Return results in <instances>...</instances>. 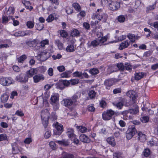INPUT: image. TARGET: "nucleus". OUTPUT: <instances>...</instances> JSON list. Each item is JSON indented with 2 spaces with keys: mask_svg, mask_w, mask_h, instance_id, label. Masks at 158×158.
<instances>
[{
  "mask_svg": "<svg viewBox=\"0 0 158 158\" xmlns=\"http://www.w3.org/2000/svg\"><path fill=\"white\" fill-rule=\"evenodd\" d=\"M44 77L41 74H36L33 77V81L35 83H37L44 79Z\"/></svg>",
  "mask_w": 158,
  "mask_h": 158,
  "instance_id": "10",
  "label": "nucleus"
},
{
  "mask_svg": "<svg viewBox=\"0 0 158 158\" xmlns=\"http://www.w3.org/2000/svg\"><path fill=\"white\" fill-rule=\"evenodd\" d=\"M108 17L107 14L103 12L101 9H98L96 12L94 13L92 16L93 19H97L102 23L106 22Z\"/></svg>",
  "mask_w": 158,
  "mask_h": 158,
  "instance_id": "1",
  "label": "nucleus"
},
{
  "mask_svg": "<svg viewBox=\"0 0 158 158\" xmlns=\"http://www.w3.org/2000/svg\"><path fill=\"white\" fill-rule=\"evenodd\" d=\"M27 44L30 47H34L37 45V43L35 40L28 41Z\"/></svg>",
  "mask_w": 158,
  "mask_h": 158,
  "instance_id": "31",
  "label": "nucleus"
},
{
  "mask_svg": "<svg viewBox=\"0 0 158 158\" xmlns=\"http://www.w3.org/2000/svg\"><path fill=\"white\" fill-rule=\"evenodd\" d=\"M48 119H42V123L45 128H46L48 125Z\"/></svg>",
  "mask_w": 158,
  "mask_h": 158,
  "instance_id": "63",
  "label": "nucleus"
},
{
  "mask_svg": "<svg viewBox=\"0 0 158 158\" xmlns=\"http://www.w3.org/2000/svg\"><path fill=\"white\" fill-rule=\"evenodd\" d=\"M72 72V71L69 70L62 73L60 76L62 78H68L70 77V74Z\"/></svg>",
  "mask_w": 158,
  "mask_h": 158,
  "instance_id": "25",
  "label": "nucleus"
},
{
  "mask_svg": "<svg viewBox=\"0 0 158 158\" xmlns=\"http://www.w3.org/2000/svg\"><path fill=\"white\" fill-rule=\"evenodd\" d=\"M138 139L140 142H143L146 140V135L141 131L138 132Z\"/></svg>",
  "mask_w": 158,
  "mask_h": 158,
  "instance_id": "14",
  "label": "nucleus"
},
{
  "mask_svg": "<svg viewBox=\"0 0 158 158\" xmlns=\"http://www.w3.org/2000/svg\"><path fill=\"white\" fill-rule=\"evenodd\" d=\"M120 7V3L117 2L113 1L109 4V7L112 10H118Z\"/></svg>",
  "mask_w": 158,
  "mask_h": 158,
  "instance_id": "8",
  "label": "nucleus"
},
{
  "mask_svg": "<svg viewBox=\"0 0 158 158\" xmlns=\"http://www.w3.org/2000/svg\"><path fill=\"white\" fill-rule=\"evenodd\" d=\"M117 67L118 68L119 70L121 71H123L124 69V66L123 63H118L117 65Z\"/></svg>",
  "mask_w": 158,
  "mask_h": 158,
  "instance_id": "60",
  "label": "nucleus"
},
{
  "mask_svg": "<svg viewBox=\"0 0 158 158\" xmlns=\"http://www.w3.org/2000/svg\"><path fill=\"white\" fill-rule=\"evenodd\" d=\"M156 7V4L150 5L146 8V11L148 13L149 11L153 10Z\"/></svg>",
  "mask_w": 158,
  "mask_h": 158,
  "instance_id": "37",
  "label": "nucleus"
},
{
  "mask_svg": "<svg viewBox=\"0 0 158 158\" xmlns=\"http://www.w3.org/2000/svg\"><path fill=\"white\" fill-rule=\"evenodd\" d=\"M80 139L82 142L88 143L89 142L90 140L88 137L84 134H82L80 136Z\"/></svg>",
  "mask_w": 158,
  "mask_h": 158,
  "instance_id": "21",
  "label": "nucleus"
},
{
  "mask_svg": "<svg viewBox=\"0 0 158 158\" xmlns=\"http://www.w3.org/2000/svg\"><path fill=\"white\" fill-rule=\"evenodd\" d=\"M15 11V9L13 7H10L7 11L6 12V14L7 15H13L14 14Z\"/></svg>",
  "mask_w": 158,
  "mask_h": 158,
  "instance_id": "36",
  "label": "nucleus"
},
{
  "mask_svg": "<svg viewBox=\"0 0 158 158\" xmlns=\"http://www.w3.org/2000/svg\"><path fill=\"white\" fill-rule=\"evenodd\" d=\"M49 144L51 148L53 150H55L56 149L55 142L52 141H51L49 143Z\"/></svg>",
  "mask_w": 158,
  "mask_h": 158,
  "instance_id": "44",
  "label": "nucleus"
},
{
  "mask_svg": "<svg viewBox=\"0 0 158 158\" xmlns=\"http://www.w3.org/2000/svg\"><path fill=\"white\" fill-rule=\"evenodd\" d=\"M16 79L17 81L21 82H26L28 80L27 77L26 76H17Z\"/></svg>",
  "mask_w": 158,
  "mask_h": 158,
  "instance_id": "18",
  "label": "nucleus"
},
{
  "mask_svg": "<svg viewBox=\"0 0 158 158\" xmlns=\"http://www.w3.org/2000/svg\"><path fill=\"white\" fill-rule=\"evenodd\" d=\"M56 44L59 50H62L63 48V44L59 40H56L55 41Z\"/></svg>",
  "mask_w": 158,
  "mask_h": 158,
  "instance_id": "28",
  "label": "nucleus"
},
{
  "mask_svg": "<svg viewBox=\"0 0 158 158\" xmlns=\"http://www.w3.org/2000/svg\"><path fill=\"white\" fill-rule=\"evenodd\" d=\"M50 114L47 109L43 110L41 113V116L42 119H49Z\"/></svg>",
  "mask_w": 158,
  "mask_h": 158,
  "instance_id": "16",
  "label": "nucleus"
},
{
  "mask_svg": "<svg viewBox=\"0 0 158 158\" xmlns=\"http://www.w3.org/2000/svg\"><path fill=\"white\" fill-rule=\"evenodd\" d=\"M80 32L77 29H74L71 32V35L72 36H79Z\"/></svg>",
  "mask_w": 158,
  "mask_h": 158,
  "instance_id": "34",
  "label": "nucleus"
},
{
  "mask_svg": "<svg viewBox=\"0 0 158 158\" xmlns=\"http://www.w3.org/2000/svg\"><path fill=\"white\" fill-rule=\"evenodd\" d=\"M9 21V19L7 16H3L2 17V23L3 24L6 23Z\"/></svg>",
  "mask_w": 158,
  "mask_h": 158,
  "instance_id": "58",
  "label": "nucleus"
},
{
  "mask_svg": "<svg viewBox=\"0 0 158 158\" xmlns=\"http://www.w3.org/2000/svg\"><path fill=\"white\" fill-rule=\"evenodd\" d=\"M132 68V66L129 63H126L125 64L124 69L126 70L131 71Z\"/></svg>",
  "mask_w": 158,
  "mask_h": 158,
  "instance_id": "41",
  "label": "nucleus"
},
{
  "mask_svg": "<svg viewBox=\"0 0 158 158\" xmlns=\"http://www.w3.org/2000/svg\"><path fill=\"white\" fill-rule=\"evenodd\" d=\"M113 81L112 80L108 79L104 81V84L106 86V88L109 89L110 87L113 85Z\"/></svg>",
  "mask_w": 158,
  "mask_h": 158,
  "instance_id": "19",
  "label": "nucleus"
},
{
  "mask_svg": "<svg viewBox=\"0 0 158 158\" xmlns=\"http://www.w3.org/2000/svg\"><path fill=\"white\" fill-rule=\"evenodd\" d=\"M141 120L143 123H145L148 122L149 118L147 116H143L141 118Z\"/></svg>",
  "mask_w": 158,
  "mask_h": 158,
  "instance_id": "56",
  "label": "nucleus"
},
{
  "mask_svg": "<svg viewBox=\"0 0 158 158\" xmlns=\"http://www.w3.org/2000/svg\"><path fill=\"white\" fill-rule=\"evenodd\" d=\"M106 140L107 142L112 146L114 147L115 146L116 144L115 141L113 137H108Z\"/></svg>",
  "mask_w": 158,
  "mask_h": 158,
  "instance_id": "24",
  "label": "nucleus"
},
{
  "mask_svg": "<svg viewBox=\"0 0 158 158\" xmlns=\"http://www.w3.org/2000/svg\"><path fill=\"white\" fill-rule=\"evenodd\" d=\"M12 44V42L9 41L8 43V44H1L0 45V48H8L11 46Z\"/></svg>",
  "mask_w": 158,
  "mask_h": 158,
  "instance_id": "45",
  "label": "nucleus"
},
{
  "mask_svg": "<svg viewBox=\"0 0 158 158\" xmlns=\"http://www.w3.org/2000/svg\"><path fill=\"white\" fill-rule=\"evenodd\" d=\"M77 128L80 132L82 133L85 132L87 130L86 128L83 126H77Z\"/></svg>",
  "mask_w": 158,
  "mask_h": 158,
  "instance_id": "43",
  "label": "nucleus"
},
{
  "mask_svg": "<svg viewBox=\"0 0 158 158\" xmlns=\"http://www.w3.org/2000/svg\"><path fill=\"white\" fill-rule=\"evenodd\" d=\"M66 134L69 138L72 140L73 138L76 136V135L74 133L73 129L72 128H68L67 129Z\"/></svg>",
  "mask_w": 158,
  "mask_h": 158,
  "instance_id": "11",
  "label": "nucleus"
},
{
  "mask_svg": "<svg viewBox=\"0 0 158 158\" xmlns=\"http://www.w3.org/2000/svg\"><path fill=\"white\" fill-rule=\"evenodd\" d=\"M122 114L124 116H127L128 118H131V117L129 115V110H125L122 112Z\"/></svg>",
  "mask_w": 158,
  "mask_h": 158,
  "instance_id": "52",
  "label": "nucleus"
},
{
  "mask_svg": "<svg viewBox=\"0 0 158 158\" xmlns=\"http://www.w3.org/2000/svg\"><path fill=\"white\" fill-rule=\"evenodd\" d=\"M127 37L129 39L131 42L133 43L135 41V37L134 34L129 33L127 35Z\"/></svg>",
  "mask_w": 158,
  "mask_h": 158,
  "instance_id": "27",
  "label": "nucleus"
},
{
  "mask_svg": "<svg viewBox=\"0 0 158 158\" xmlns=\"http://www.w3.org/2000/svg\"><path fill=\"white\" fill-rule=\"evenodd\" d=\"M56 142L58 143L59 144L63 145L64 146H67L69 145V143H68V142L67 141H65L64 140H56Z\"/></svg>",
  "mask_w": 158,
  "mask_h": 158,
  "instance_id": "51",
  "label": "nucleus"
},
{
  "mask_svg": "<svg viewBox=\"0 0 158 158\" xmlns=\"http://www.w3.org/2000/svg\"><path fill=\"white\" fill-rule=\"evenodd\" d=\"M51 133L50 131L49 130H47L45 133L44 137L46 139H48L51 136Z\"/></svg>",
  "mask_w": 158,
  "mask_h": 158,
  "instance_id": "54",
  "label": "nucleus"
},
{
  "mask_svg": "<svg viewBox=\"0 0 158 158\" xmlns=\"http://www.w3.org/2000/svg\"><path fill=\"white\" fill-rule=\"evenodd\" d=\"M73 74L75 77H78L81 79L83 78V77L82 76V73L81 72L77 71L74 72Z\"/></svg>",
  "mask_w": 158,
  "mask_h": 158,
  "instance_id": "47",
  "label": "nucleus"
},
{
  "mask_svg": "<svg viewBox=\"0 0 158 158\" xmlns=\"http://www.w3.org/2000/svg\"><path fill=\"white\" fill-rule=\"evenodd\" d=\"M63 104L66 107H69L71 106L73 104V101L71 98H65L62 101Z\"/></svg>",
  "mask_w": 158,
  "mask_h": 158,
  "instance_id": "13",
  "label": "nucleus"
},
{
  "mask_svg": "<svg viewBox=\"0 0 158 158\" xmlns=\"http://www.w3.org/2000/svg\"><path fill=\"white\" fill-rule=\"evenodd\" d=\"M59 98L58 95H54L52 96L51 98V103L55 110H56L59 107V104L58 102Z\"/></svg>",
  "mask_w": 158,
  "mask_h": 158,
  "instance_id": "5",
  "label": "nucleus"
},
{
  "mask_svg": "<svg viewBox=\"0 0 158 158\" xmlns=\"http://www.w3.org/2000/svg\"><path fill=\"white\" fill-rule=\"evenodd\" d=\"M55 128L57 130V131L55 133L56 135H60L63 131V127L62 125L60 124L58 122H56L55 124H53Z\"/></svg>",
  "mask_w": 158,
  "mask_h": 158,
  "instance_id": "9",
  "label": "nucleus"
},
{
  "mask_svg": "<svg viewBox=\"0 0 158 158\" xmlns=\"http://www.w3.org/2000/svg\"><path fill=\"white\" fill-rule=\"evenodd\" d=\"M66 12L68 14H70L72 13L73 10L72 7H68L66 9Z\"/></svg>",
  "mask_w": 158,
  "mask_h": 158,
  "instance_id": "64",
  "label": "nucleus"
},
{
  "mask_svg": "<svg viewBox=\"0 0 158 158\" xmlns=\"http://www.w3.org/2000/svg\"><path fill=\"white\" fill-rule=\"evenodd\" d=\"M73 6L76 10L79 11L80 10L81 7L77 3H73Z\"/></svg>",
  "mask_w": 158,
  "mask_h": 158,
  "instance_id": "46",
  "label": "nucleus"
},
{
  "mask_svg": "<svg viewBox=\"0 0 158 158\" xmlns=\"http://www.w3.org/2000/svg\"><path fill=\"white\" fill-rule=\"evenodd\" d=\"M81 96V94L79 93H77L74 94L72 97L71 99L73 101V103L75 104H77V100Z\"/></svg>",
  "mask_w": 158,
  "mask_h": 158,
  "instance_id": "20",
  "label": "nucleus"
},
{
  "mask_svg": "<svg viewBox=\"0 0 158 158\" xmlns=\"http://www.w3.org/2000/svg\"><path fill=\"white\" fill-rule=\"evenodd\" d=\"M130 42H128V40H126L121 43L120 45L119 49L122 50L123 49L128 47L130 45Z\"/></svg>",
  "mask_w": 158,
  "mask_h": 158,
  "instance_id": "17",
  "label": "nucleus"
},
{
  "mask_svg": "<svg viewBox=\"0 0 158 158\" xmlns=\"http://www.w3.org/2000/svg\"><path fill=\"white\" fill-rule=\"evenodd\" d=\"M51 55L48 50H44L41 53L38 54L37 57L38 60L42 61L47 60L50 56Z\"/></svg>",
  "mask_w": 158,
  "mask_h": 158,
  "instance_id": "3",
  "label": "nucleus"
},
{
  "mask_svg": "<svg viewBox=\"0 0 158 158\" xmlns=\"http://www.w3.org/2000/svg\"><path fill=\"white\" fill-rule=\"evenodd\" d=\"M36 28L38 30L40 31L43 29L44 27V25L43 24L41 23H36Z\"/></svg>",
  "mask_w": 158,
  "mask_h": 158,
  "instance_id": "57",
  "label": "nucleus"
},
{
  "mask_svg": "<svg viewBox=\"0 0 158 158\" xmlns=\"http://www.w3.org/2000/svg\"><path fill=\"white\" fill-rule=\"evenodd\" d=\"M14 82V80L10 77H3L0 78V84L3 86H9Z\"/></svg>",
  "mask_w": 158,
  "mask_h": 158,
  "instance_id": "4",
  "label": "nucleus"
},
{
  "mask_svg": "<svg viewBox=\"0 0 158 158\" xmlns=\"http://www.w3.org/2000/svg\"><path fill=\"white\" fill-rule=\"evenodd\" d=\"M38 70L36 68H32L26 72L27 77H32L34 75L37 73Z\"/></svg>",
  "mask_w": 158,
  "mask_h": 158,
  "instance_id": "12",
  "label": "nucleus"
},
{
  "mask_svg": "<svg viewBox=\"0 0 158 158\" xmlns=\"http://www.w3.org/2000/svg\"><path fill=\"white\" fill-rule=\"evenodd\" d=\"M89 72L92 75H95L99 73V71L97 69L94 68L90 69Z\"/></svg>",
  "mask_w": 158,
  "mask_h": 158,
  "instance_id": "29",
  "label": "nucleus"
},
{
  "mask_svg": "<svg viewBox=\"0 0 158 158\" xmlns=\"http://www.w3.org/2000/svg\"><path fill=\"white\" fill-rule=\"evenodd\" d=\"M49 44V41L48 39H46L41 41L40 43V46L42 47H44L46 45H48Z\"/></svg>",
  "mask_w": 158,
  "mask_h": 158,
  "instance_id": "35",
  "label": "nucleus"
},
{
  "mask_svg": "<svg viewBox=\"0 0 158 158\" xmlns=\"http://www.w3.org/2000/svg\"><path fill=\"white\" fill-rule=\"evenodd\" d=\"M9 94L7 93H5L2 94L1 97V102L4 103L7 101L9 97Z\"/></svg>",
  "mask_w": 158,
  "mask_h": 158,
  "instance_id": "23",
  "label": "nucleus"
},
{
  "mask_svg": "<svg viewBox=\"0 0 158 158\" xmlns=\"http://www.w3.org/2000/svg\"><path fill=\"white\" fill-rule=\"evenodd\" d=\"M134 100H135L130 99L129 102L126 103V106H131L135 103V102Z\"/></svg>",
  "mask_w": 158,
  "mask_h": 158,
  "instance_id": "62",
  "label": "nucleus"
},
{
  "mask_svg": "<svg viewBox=\"0 0 158 158\" xmlns=\"http://www.w3.org/2000/svg\"><path fill=\"white\" fill-rule=\"evenodd\" d=\"M35 23L34 21H28L27 22L26 25L28 28L31 29L33 28Z\"/></svg>",
  "mask_w": 158,
  "mask_h": 158,
  "instance_id": "33",
  "label": "nucleus"
},
{
  "mask_svg": "<svg viewBox=\"0 0 158 158\" xmlns=\"http://www.w3.org/2000/svg\"><path fill=\"white\" fill-rule=\"evenodd\" d=\"M20 142L17 139H15V141L11 143L12 152L13 154H16L20 152V147H19L18 144Z\"/></svg>",
  "mask_w": 158,
  "mask_h": 158,
  "instance_id": "7",
  "label": "nucleus"
},
{
  "mask_svg": "<svg viewBox=\"0 0 158 158\" xmlns=\"http://www.w3.org/2000/svg\"><path fill=\"white\" fill-rule=\"evenodd\" d=\"M60 34L62 37L66 38L68 35V34L67 32L64 30L60 31Z\"/></svg>",
  "mask_w": 158,
  "mask_h": 158,
  "instance_id": "49",
  "label": "nucleus"
},
{
  "mask_svg": "<svg viewBox=\"0 0 158 158\" xmlns=\"http://www.w3.org/2000/svg\"><path fill=\"white\" fill-rule=\"evenodd\" d=\"M32 34V31L30 30L23 31V36H29Z\"/></svg>",
  "mask_w": 158,
  "mask_h": 158,
  "instance_id": "55",
  "label": "nucleus"
},
{
  "mask_svg": "<svg viewBox=\"0 0 158 158\" xmlns=\"http://www.w3.org/2000/svg\"><path fill=\"white\" fill-rule=\"evenodd\" d=\"M66 51L68 52H72L75 51L74 46L72 45H68L66 48Z\"/></svg>",
  "mask_w": 158,
  "mask_h": 158,
  "instance_id": "32",
  "label": "nucleus"
},
{
  "mask_svg": "<svg viewBox=\"0 0 158 158\" xmlns=\"http://www.w3.org/2000/svg\"><path fill=\"white\" fill-rule=\"evenodd\" d=\"M130 132L129 131H127L126 134V137L128 139H131L134 135Z\"/></svg>",
  "mask_w": 158,
  "mask_h": 158,
  "instance_id": "61",
  "label": "nucleus"
},
{
  "mask_svg": "<svg viewBox=\"0 0 158 158\" xmlns=\"http://www.w3.org/2000/svg\"><path fill=\"white\" fill-rule=\"evenodd\" d=\"M127 95L130 99L135 100L137 97L136 92L133 90H130L127 93Z\"/></svg>",
  "mask_w": 158,
  "mask_h": 158,
  "instance_id": "15",
  "label": "nucleus"
},
{
  "mask_svg": "<svg viewBox=\"0 0 158 158\" xmlns=\"http://www.w3.org/2000/svg\"><path fill=\"white\" fill-rule=\"evenodd\" d=\"M127 131H129L131 133L134 135L137 132V131L135 128V126L134 125L130 126Z\"/></svg>",
  "mask_w": 158,
  "mask_h": 158,
  "instance_id": "22",
  "label": "nucleus"
},
{
  "mask_svg": "<svg viewBox=\"0 0 158 158\" xmlns=\"http://www.w3.org/2000/svg\"><path fill=\"white\" fill-rule=\"evenodd\" d=\"M88 94L89 98L91 99H93L95 97L96 93L94 91L91 90L89 91Z\"/></svg>",
  "mask_w": 158,
  "mask_h": 158,
  "instance_id": "39",
  "label": "nucleus"
},
{
  "mask_svg": "<svg viewBox=\"0 0 158 158\" xmlns=\"http://www.w3.org/2000/svg\"><path fill=\"white\" fill-rule=\"evenodd\" d=\"M114 113V111L111 109L104 111L102 114V118L104 120H109L111 119Z\"/></svg>",
  "mask_w": 158,
  "mask_h": 158,
  "instance_id": "6",
  "label": "nucleus"
},
{
  "mask_svg": "<svg viewBox=\"0 0 158 158\" xmlns=\"http://www.w3.org/2000/svg\"><path fill=\"white\" fill-rule=\"evenodd\" d=\"M27 58V56L25 55H23L18 58V62L19 63H23V61Z\"/></svg>",
  "mask_w": 158,
  "mask_h": 158,
  "instance_id": "40",
  "label": "nucleus"
},
{
  "mask_svg": "<svg viewBox=\"0 0 158 158\" xmlns=\"http://www.w3.org/2000/svg\"><path fill=\"white\" fill-rule=\"evenodd\" d=\"M117 19L119 22L122 23L125 22L126 18L125 16L121 15L118 16Z\"/></svg>",
  "mask_w": 158,
  "mask_h": 158,
  "instance_id": "38",
  "label": "nucleus"
},
{
  "mask_svg": "<svg viewBox=\"0 0 158 158\" xmlns=\"http://www.w3.org/2000/svg\"><path fill=\"white\" fill-rule=\"evenodd\" d=\"M14 35L16 37L21 36H23V31H19L18 32H15Z\"/></svg>",
  "mask_w": 158,
  "mask_h": 158,
  "instance_id": "48",
  "label": "nucleus"
},
{
  "mask_svg": "<svg viewBox=\"0 0 158 158\" xmlns=\"http://www.w3.org/2000/svg\"><path fill=\"white\" fill-rule=\"evenodd\" d=\"M115 66H111L109 67L107 70V73L108 74H110L113 72L117 71L116 70L114 69Z\"/></svg>",
  "mask_w": 158,
  "mask_h": 158,
  "instance_id": "42",
  "label": "nucleus"
},
{
  "mask_svg": "<svg viewBox=\"0 0 158 158\" xmlns=\"http://www.w3.org/2000/svg\"><path fill=\"white\" fill-rule=\"evenodd\" d=\"M61 84H63L64 86H68L70 84V80H63L61 81Z\"/></svg>",
  "mask_w": 158,
  "mask_h": 158,
  "instance_id": "59",
  "label": "nucleus"
},
{
  "mask_svg": "<svg viewBox=\"0 0 158 158\" xmlns=\"http://www.w3.org/2000/svg\"><path fill=\"white\" fill-rule=\"evenodd\" d=\"M113 158H122L121 154L120 152H116L113 154Z\"/></svg>",
  "mask_w": 158,
  "mask_h": 158,
  "instance_id": "53",
  "label": "nucleus"
},
{
  "mask_svg": "<svg viewBox=\"0 0 158 158\" xmlns=\"http://www.w3.org/2000/svg\"><path fill=\"white\" fill-rule=\"evenodd\" d=\"M144 74L142 72L136 73L135 74V78L136 80H139L143 77Z\"/></svg>",
  "mask_w": 158,
  "mask_h": 158,
  "instance_id": "26",
  "label": "nucleus"
},
{
  "mask_svg": "<svg viewBox=\"0 0 158 158\" xmlns=\"http://www.w3.org/2000/svg\"><path fill=\"white\" fill-rule=\"evenodd\" d=\"M107 40L106 36H104L101 38L100 39H98L89 42L87 43L88 47L89 48H93L96 47L98 45H102Z\"/></svg>",
  "mask_w": 158,
  "mask_h": 158,
  "instance_id": "2",
  "label": "nucleus"
},
{
  "mask_svg": "<svg viewBox=\"0 0 158 158\" xmlns=\"http://www.w3.org/2000/svg\"><path fill=\"white\" fill-rule=\"evenodd\" d=\"M129 113L132 114H136L138 112V107H136L134 109H131L129 110Z\"/></svg>",
  "mask_w": 158,
  "mask_h": 158,
  "instance_id": "30",
  "label": "nucleus"
},
{
  "mask_svg": "<svg viewBox=\"0 0 158 158\" xmlns=\"http://www.w3.org/2000/svg\"><path fill=\"white\" fill-rule=\"evenodd\" d=\"M70 83L72 85H75L79 83V81L77 79H73L70 80Z\"/></svg>",
  "mask_w": 158,
  "mask_h": 158,
  "instance_id": "50",
  "label": "nucleus"
}]
</instances>
